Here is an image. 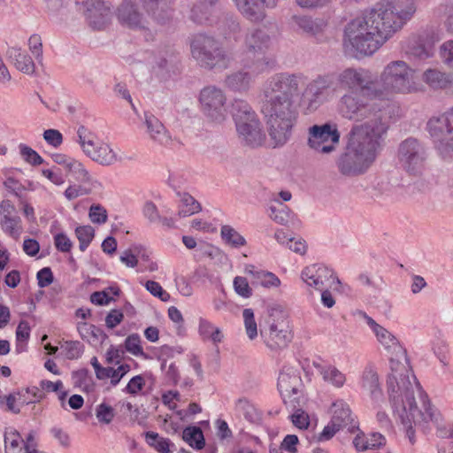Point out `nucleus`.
<instances>
[{"label": "nucleus", "mask_w": 453, "mask_h": 453, "mask_svg": "<svg viewBox=\"0 0 453 453\" xmlns=\"http://www.w3.org/2000/svg\"><path fill=\"white\" fill-rule=\"evenodd\" d=\"M414 0L377 4L363 17L352 19L344 29L343 45L357 57L370 56L411 19Z\"/></svg>", "instance_id": "1"}, {"label": "nucleus", "mask_w": 453, "mask_h": 453, "mask_svg": "<svg viewBox=\"0 0 453 453\" xmlns=\"http://www.w3.org/2000/svg\"><path fill=\"white\" fill-rule=\"evenodd\" d=\"M302 73H281L271 77L264 89L261 111L266 119L268 134L274 147H281L292 136L298 118L295 96L304 84Z\"/></svg>", "instance_id": "2"}, {"label": "nucleus", "mask_w": 453, "mask_h": 453, "mask_svg": "<svg viewBox=\"0 0 453 453\" xmlns=\"http://www.w3.org/2000/svg\"><path fill=\"white\" fill-rule=\"evenodd\" d=\"M338 111L343 118L350 120L367 119L361 126H367L372 129L369 134L382 136L388 129L390 111L388 100H381L367 95L366 92L345 93L339 100Z\"/></svg>", "instance_id": "3"}, {"label": "nucleus", "mask_w": 453, "mask_h": 453, "mask_svg": "<svg viewBox=\"0 0 453 453\" xmlns=\"http://www.w3.org/2000/svg\"><path fill=\"white\" fill-rule=\"evenodd\" d=\"M390 369L387 387L394 413L420 407L427 411L430 402L412 374L408 359L396 360L390 357Z\"/></svg>", "instance_id": "4"}, {"label": "nucleus", "mask_w": 453, "mask_h": 453, "mask_svg": "<svg viewBox=\"0 0 453 453\" xmlns=\"http://www.w3.org/2000/svg\"><path fill=\"white\" fill-rule=\"evenodd\" d=\"M371 130L367 126H354L351 128L345 151L336 162L342 175H361L374 161L382 136L369 134Z\"/></svg>", "instance_id": "5"}, {"label": "nucleus", "mask_w": 453, "mask_h": 453, "mask_svg": "<svg viewBox=\"0 0 453 453\" xmlns=\"http://www.w3.org/2000/svg\"><path fill=\"white\" fill-rule=\"evenodd\" d=\"M414 70L404 61L395 60L388 63L380 79L374 81L375 97L386 100L390 94H409L417 90L414 80Z\"/></svg>", "instance_id": "6"}, {"label": "nucleus", "mask_w": 453, "mask_h": 453, "mask_svg": "<svg viewBox=\"0 0 453 453\" xmlns=\"http://www.w3.org/2000/svg\"><path fill=\"white\" fill-rule=\"evenodd\" d=\"M190 51L198 65L207 70L226 69L231 58L214 36L207 34H196L190 41Z\"/></svg>", "instance_id": "7"}, {"label": "nucleus", "mask_w": 453, "mask_h": 453, "mask_svg": "<svg viewBox=\"0 0 453 453\" xmlns=\"http://www.w3.org/2000/svg\"><path fill=\"white\" fill-rule=\"evenodd\" d=\"M271 38L269 35L261 28H251L247 31L244 38L246 53L251 58L250 63L245 66L252 73L258 74L268 71L272 66V59L265 56L269 49Z\"/></svg>", "instance_id": "8"}, {"label": "nucleus", "mask_w": 453, "mask_h": 453, "mask_svg": "<svg viewBox=\"0 0 453 453\" xmlns=\"http://www.w3.org/2000/svg\"><path fill=\"white\" fill-rule=\"evenodd\" d=\"M261 335L272 350L285 349L292 341V329L284 313H266L265 325L260 324Z\"/></svg>", "instance_id": "9"}, {"label": "nucleus", "mask_w": 453, "mask_h": 453, "mask_svg": "<svg viewBox=\"0 0 453 453\" xmlns=\"http://www.w3.org/2000/svg\"><path fill=\"white\" fill-rule=\"evenodd\" d=\"M426 130L440 155L443 157L449 156L453 151V107L430 118Z\"/></svg>", "instance_id": "10"}, {"label": "nucleus", "mask_w": 453, "mask_h": 453, "mask_svg": "<svg viewBox=\"0 0 453 453\" xmlns=\"http://www.w3.org/2000/svg\"><path fill=\"white\" fill-rule=\"evenodd\" d=\"M76 141L83 153L101 165H112L119 160L117 153L111 146L104 142L97 141L96 134L84 126L78 127Z\"/></svg>", "instance_id": "11"}, {"label": "nucleus", "mask_w": 453, "mask_h": 453, "mask_svg": "<svg viewBox=\"0 0 453 453\" xmlns=\"http://www.w3.org/2000/svg\"><path fill=\"white\" fill-rule=\"evenodd\" d=\"M200 110L207 120L220 124L227 116L226 96L213 85L204 87L199 94Z\"/></svg>", "instance_id": "12"}, {"label": "nucleus", "mask_w": 453, "mask_h": 453, "mask_svg": "<svg viewBox=\"0 0 453 453\" xmlns=\"http://www.w3.org/2000/svg\"><path fill=\"white\" fill-rule=\"evenodd\" d=\"M397 157L403 169L410 174L418 175L425 167L427 152L421 142L409 137L399 144Z\"/></svg>", "instance_id": "13"}, {"label": "nucleus", "mask_w": 453, "mask_h": 453, "mask_svg": "<svg viewBox=\"0 0 453 453\" xmlns=\"http://www.w3.org/2000/svg\"><path fill=\"white\" fill-rule=\"evenodd\" d=\"M277 387L284 403L296 408V404H299L300 392L303 387L299 364L286 365L282 367L278 377Z\"/></svg>", "instance_id": "14"}, {"label": "nucleus", "mask_w": 453, "mask_h": 453, "mask_svg": "<svg viewBox=\"0 0 453 453\" xmlns=\"http://www.w3.org/2000/svg\"><path fill=\"white\" fill-rule=\"evenodd\" d=\"M340 137L341 134L335 124L327 122L323 125H313L308 129L307 144L316 151L329 154L335 150Z\"/></svg>", "instance_id": "15"}, {"label": "nucleus", "mask_w": 453, "mask_h": 453, "mask_svg": "<svg viewBox=\"0 0 453 453\" xmlns=\"http://www.w3.org/2000/svg\"><path fill=\"white\" fill-rule=\"evenodd\" d=\"M334 82L333 76L319 75L306 85L302 96L307 111L312 112L325 102Z\"/></svg>", "instance_id": "16"}, {"label": "nucleus", "mask_w": 453, "mask_h": 453, "mask_svg": "<svg viewBox=\"0 0 453 453\" xmlns=\"http://www.w3.org/2000/svg\"><path fill=\"white\" fill-rule=\"evenodd\" d=\"M301 278L308 286L317 290H322L328 281H330L328 287L334 289H337V286L342 285L334 271L322 264L306 266L301 273Z\"/></svg>", "instance_id": "17"}, {"label": "nucleus", "mask_w": 453, "mask_h": 453, "mask_svg": "<svg viewBox=\"0 0 453 453\" xmlns=\"http://www.w3.org/2000/svg\"><path fill=\"white\" fill-rule=\"evenodd\" d=\"M84 12L89 26L96 30L104 29L111 19V6L102 0H76Z\"/></svg>", "instance_id": "18"}, {"label": "nucleus", "mask_w": 453, "mask_h": 453, "mask_svg": "<svg viewBox=\"0 0 453 453\" xmlns=\"http://www.w3.org/2000/svg\"><path fill=\"white\" fill-rule=\"evenodd\" d=\"M337 81L342 88L350 91L359 88L361 92H366L367 95L374 96L375 93H380L375 89L374 81L369 80L368 72L364 69L347 68L339 73Z\"/></svg>", "instance_id": "19"}, {"label": "nucleus", "mask_w": 453, "mask_h": 453, "mask_svg": "<svg viewBox=\"0 0 453 453\" xmlns=\"http://www.w3.org/2000/svg\"><path fill=\"white\" fill-rule=\"evenodd\" d=\"M397 418L401 421L403 428L405 429L406 436L411 444L415 443V432L412 429L414 426H419L423 428L426 427L429 421L434 419L437 422V417L434 411H431V405L427 411L422 407L414 409L413 411H405L394 413Z\"/></svg>", "instance_id": "20"}, {"label": "nucleus", "mask_w": 453, "mask_h": 453, "mask_svg": "<svg viewBox=\"0 0 453 453\" xmlns=\"http://www.w3.org/2000/svg\"><path fill=\"white\" fill-rule=\"evenodd\" d=\"M119 22L133 30H147L148 20L134 0H123L116 12Z\"/></svg>", "instance_id": "21"}, {"label": "nucleus", "mask_w": 453, "mask_h": 453, "mask_svg": "<svg viewBox=\"0 0 453 453\" xmlns=\"http://www.w3.org/2000/svg\"><path fill=\"white\" fill-rule=\"evenodd\" d=\"M0 226L12 238L19 239L22 232V221L15 206L10 200L0 203Z\"/></svg>", "instance_id": "22"}, {"label": "nucleus", "mask_w": 453, "mask_h": 453, "mask_svg": "<svg viewBox=\"0 0 453 453\" xmlns=\"http://www.w3.org/2000/svg\"><path fill=\"white\" fill-rule=\"evenodd\" d=\"M367 324L372 327L376 337L384 349L396 360L406 361V350L399 344L396 338L387 329L377 324L372 318L365 316Z\"/></svg>", "instance_id": "23"}, {"label": "nucleus", "mask_w": 453, "mask_h": 453, "mask_svg": "<svg viewBox=\"0 0 453 453\" xmlns=\"http://www.w3.org/2000/svg\"><path fill=\"white\" fill-rule=\"evenodd\" d=\"M236 130L241 142L248 147H260L265 141V134L258 118L236 125Z\"/></svg>", "instance_id": "24"}, {"label": "nucleus", "mask_w": 453, "mask_h": 453, "mask_svg": "<svg viewBox=\"0 0 453 453\" xmlns=\"http://www.w3.org/2000/svg\"><path fill=\"white\" fill-rule=\"evenodd\" d=\"M278 0H234L238 11L251 22H261L265 17V7L276 6Z\"/></svg>", "instance_id": "25"}, {"label": "nucleus", "mask_w": 453, "mask_h": 453, "mask_svg": "<svg viewBox=\"0 0 453 453\" xmlns=\"http://www.w3.org/2000/svg\"><path fill=\"white\" fill-rule=\"evenodd\" d=\"M143 12L158 24H165L172 18V12L160 0H134Z\"/></svg>", "instance_id": "26"}, {"label": "nucleus", "mask_w": 453, "mask_h": 453, "mask_svg": "<svg viewBox=\"0 0 453 453\" xmlns=\"http://www.w3.org/2000/svg\"><path fill=\"white\" fill-rule=\"evenodd\" d=\"M361 387L368 392L372 401L379 402L382 399L379 375L373 365H368L365 367L361 376Z\"/></svg>", "instance_id": "27"}, {"label": "nucleus", "mask_w": 453, "mask_h": 453, "mask_svg": "<svg viewBox=\"0 0 453 453\" xmlns=\"http://www.w3.org/2000/svg\"><path fill=\"white\" fill-rule=\"evenodd\" d=\"M145 125L150 139L162 145H166L171 141V136L162 122L153 114L145 112Z\"/></svg>", "instance_id": "28"}, {"label": "nucleus", "mask_w": 453, "mask_h": 453, "mask_svg": "<svg viewBox=\"0 0 453 453\" xmlns=\"http://www.w3.org/2000/svg\"><path fill=\"white\" fill-rule=\"evenodd\" d=\"M219 0H197L191 9L190 19L196 24H206L212 16Z\"/></svg>", "instance_id": "29"}, {"label": "nucleus", "mask_w": 453, "mask_h": 453, "mask_svg": "<svg viewBox=\"0 0 453 453\" xmlns=\"http://www.w3.org/2000/svg\"><path fill=\"white\" fill-rule=\"evenodd\" d=\"M332 418L334 426H339L341 429L351 425L352 415L351 411L347 403L343 400H337L331 406Z\"/></svg>", "instance_id": "30"}, {"label": "nucleus", "mask_w": 453, "mask_h": 453, "mask_svg": "<svg viewBox=\"0 0 453 453\" xmlns=\"http://www.w3.org/2000/svg\"><path fill=\"white\" fill-rule=\"evenodd\" d=\"M292 19L299 29L311 36L322 33L326 26V23L322 19H312L305 15H295Z\"/></svg>", "instance_id": "31"}, {"label": "nucleus", "mask_w": 453, "mask_h": 453, "mask_svg": "<svg viewBox=\"0 0 453 453\" xmlns=\"http://www.w3.org/2000/svg\"><path fill=\"white\" fill-rule=\"evenodd\" d=\"M230 112L235 122V126L251 119L257 118V113L252 110L248 102L240 98L233 100Z\"/></svg>", "instance_id": "32"}, {"label": "nucleus", "mask_w": 453, "mask_h": 453, "mask_svg": "<svg viewBox=\"0 0 453 453\" xmlns=\"http://www.w3.org/2000/svg\"><path fill=\"white\" fill-rule=\"evenodd\" d=\"M355 448L359 451L374 449L386 444V438L380 433H372L369 436L357 434L353 440Z\"/></svg>", "instance_id": "33"}, {"label": "nucleus", "mask_w": 453, "mask_h": 453, "mask_svg": "<svg viewBox=\"0 0 453 453\" xmlns=\"http://www.w3.org/2000/svg\"><path fill=\"white\" fill-rule=\"evenodd\" d=\"M251 75L247 71H237L228 74L225 79V85L230 90L244 92L250 88Z\"/></svg>", "instance_id": "34"}, {"label": "nucleus", "mask_w": 453, "mask_h": 453, "mask_svg": "<svg viewBox=\"0 0 453 453\" xmlns=\"http://www.w3.org/2000/svg\"><path fill=\"white\" fill-rule=\"evenodd\" d=\"M319 371L323 380L335 388H341L346 383V375L334 365H319Z\"/></svg>", "instance_id": "35"}, {"label": "nucleus", "mask_w": 453, "mask_h": 453, "mask_svg": "<svg viewBox=\"0 0 453 453\" xmlns=\"http://www.w3.org/2000/svg\"><path fill=\"white\" fill-rule=\"evenodd\" d=\"M10 58L13 59L14 65L24 73L33 74L35 71V65L31 57L21 49L12 48L10 51Z\"/></svg>", "instance_id": "36"}, {"label": "nucleus", "mask_w": 453, "mask_h": 453, "mask_svg": "<svg viewBox=\"0 0 453 453\" xmlns=\"http://www.w3.org/2000/svg\"><path fill=\"white\" fill-rule=\"evenodd\" d=\"M423 81L434 89H441L447 88L451 81L449 77L436 69H427L423 73Z\"/></svg>", "instance_id": "37"}, {"label": "nucleus", "mask_w": 453, "mask_h": 453, "mask_svg": "<svg viewBox=\"0 0 453 453\" xmlns=\"http://www.w3.org/2000/svg\"><path fill=\"white\" fill-rule=\"evenodd\" d=\"M180 197L178 215L180 218L191 216L195 213L199 212L202 210V206L198 201H196L188 193H178Z\"/></svg>", "instance_id": "38"}, {"label": "nucleus", "mask_w": 453, "mask_h": 453, "mask_svg": "<svg viewBox=\"0 0 453 453\" xmlns=\"http://www.w3.org/2000/svg\"><path fill=\"white\" fill-rule=\"evenodd\" d=\"M67 170L73 174V178L81 184H88L91 187H95V184L98 183L92 178L84 165L74 158L69 163Z\"/></svg>", "instance_id": "39"}, {"label": "nucleus", "mask_w": 453, "mask_h": 453, "mask_svg": "<svg viewBox=\"0 0 453 453\" xmlns=\"http://www.w3.org/2000/svg\"><path fill=\"white\" fill-rule=\"evenodd\" d=\"M220 236L223 242L235 249L245 246V238L229 225H223L220 228Z\"/></svg>", "instance_id": "40"}, {"label": "nucleus", "mask_w": 453, "mask_h": 453, "mask_svg": "<svg viewBox=\"0 0 453 453\" xmlns=\"http://www.w3.org/2000/svg\"><path fill=\"white\" fill-rule=\"evenodd\" d=\"M182 438L191 447H195L197 449H203L205 445L203 432L197 426L186 427L183 431Z\"/></svg>", "instance_id": "41"}, {"label": "nucleus", "mask_w": 453, "mask_h": 453, "mask_svg": "<svg viewBox=\"0 0 453 453\" xmlns=\"http://www.w3.org/2000/svg\"><path fill=\"white\" fill-rule=\"evenodd\" d=\"M235 411L243 415L250 422H256L259 419V414L255 406L247 399L240 398L235 403Z\"/></svg>", "instance_id": "42"}, {"label": "nucleus", "mask_w": 453, "mask_h": 453, "mask_svg": "<svg viewBox=\"0 0 453 453\" xmlns=\"http://www.w3.org/2000/svg\"><path fill=\"white\" fill-rule=\"evenodd\" d=\"M5 453H21L22 447H20V434L19 433L10 428L4 433Z\"/></svg>", "instance_id": "43"}, {"label": "nucleus", "mask_w": 453, "mask_h": 453, "mask_svg": "<svg viewBox=\"0 0 453 453\" xmlns=\"http://www.w3.org/2000/svg\"><path fill=\"white\" fill-rule=\"evenodd\" d=\"M119 288H108L103 291H96L91 294L90 301L91 303L97 305H104L109 303L111 300L114 299V296H118L119 295Z\"/></svg>", "instance_id": "44"}, {"label": "nucleus", "mask_w": 453, "mask_h": 453, "mask_svg": "<svg viewBox=\"0 0 453 453\" xmlns=\"http://www.w3.org/2000/svg\"><path fill=\"white\" fill-rule=\"evenodd\" d=\"M75 234L80 242V250L85 251L95 236V230L91 226H80L76 227Z\"/></svg>", "instance_id": "45"}, {"label": "nucleus", "mask_w": 453, "mask_h": 453, "mask_svg": "<svg viewBox=\"0 0 453 453\" xmlns=\"http://www.w3.org/2000/svg\"><path fill=\"white\" fill-rule=\"evenodd\" d=\"M19 150L23 160L31 165H40L44 162L43 158L35 150L27 144L20 143L19 145Z\"/></svg>", "instance_id": "46"}, {"label": "nucleus", "mask_w": 453, "mask_h": 453, "mask_svg": "<svg viewBox=\"0 0 453 453\" xmlns=\"http://www.w3.org/2000/svg\"><path fill=\"white\" fill-rule=\"evenodd\" d=\"M146 440L148 443L154 447L160 453H169V440L160 437L158 434L154 432H148L146 434Z\"/></svg>", "instance_id": "47"}, {"label": "nucleus", "mask_w": 453, "mask_h": 453, "mask_svg": "<svg viewBox=\"0 0 453 453\" xmlns=\"http://www.w3.org/2000/svg\"><path fill=\"white\" fill-rule=\"evenodd\" d=\"M96 417L100 423L108 425L113 420L115 411L111 405L102 403L96 408Z\"/></svg>", "instance_id": "48"}, {"label": "nucleus", "mask_w": 453, "mask_h": 453, "mask_svg": "<svg viewBox=\"0 0 453 453\" xmlns=\"http://www.w3.org/2000/svg\"><path fill=\"white\" fill-rule=\"evenodd\" d=\"M269 217L276 223L285 225L289 219L288 208L282 203H280L278 207L270 206Z\"/></svg>", "instance_id": "49"}, {"label": "nucleus", "mask_w": 453, "mask_h": 453, "mask_svg": "<svg viewBox=\"0 0 453 453\" xmlns=\"http://www.w3.org/2000/svg\"><path fill=\"white\" fill-rule=\"evenodd\" d=\"M73 377L75 379V384L82 388L83 390L88 392L93 388V380L87 369H81L73 372Z\"/></svg>", "instance_id": "50"}, {"label": "nucleus", "mask_w": 453, "mask_h": 453, "mask_svg": "<svg viewBox=\"0 0 453 453\" xmlns=\"http://www.w3.org/2000/svg\"><path fill=\"white\" fill-rule=\"evenodd\" d=\"M88 217L94 224L102 225L108 219L107 211L101 204H92L89 208Z\"/></svg>", "instance_id": "51"}, {"label": "nucleus", "mask_w": 453, "mask_h": 453, "mask_svg": "<svg viewBox=\"0 0 453 453\" xmlns=\"http://www.w3.org/2000/svg\"><path fill=\"white\" fill-rule=\"evenodd\" d=\"M62 349L68 359H76L82 354V345L79 342H65L62 345Z\"/></svg>", "instance_id": "52"}, {"label": "nucleus", "mask_w": 453, "mask_h": 453, "mask_svg": "<svg viewBox=\"0 0 453 453\" xmlns=\"http://www.w3.org/2000/svg\"><path fill=\"white\" fill-rule=\"evenodd\" d=\"M234 288L239 296L244 298H248L252 295V289L245 277L236 276L234 279Z\"/></svg>", "instance_id": "53"}, {"label": "nucleus", "mask_w": 453, "mask_h": 453, "mask_svg": "<svg viewBox=\"0 0 453 453\" xmlns=\"http://www.w3.org/2000/svg\"><path fill=\"white\" fill-rule=\"evenodd\" d=\"M125 348L129 353L134 356L143 355L141 340L138 334H134L127 336L125 341Z\"/></svg>", "instance_id": "54"}, {"label": "nucleus", "mask_w": 453, "mask_h": 453, "mask_svg": "<svg viewBox=\"0 0 453 453\" xmlns=\"http://www.w3.org/2000/svg\"><path fill=\"white\" fill-rule=\"evenodd\" d=\"M431 411H434L437 417V422L434 419L431 421L437 427V435L441 438H453V426L444 425L440 422L441 414L431 406Z\"/></svg>", "instance_id": "55"}, {"label": "nucleus", "mask_w": 453, "mask_h": 453, "mask_svg": "<svg viewBox=\"0 0 453 453\" xmlns=\"http://www.w3.org/2000/svg\"><path fill=\"white\" fill-rule=\"evenodd\" d=\"M29 50L35 58L41 62L42 60V42L39 35L34 34L28 40Z\"/></svg>", "instance_id": "56"}, {"label": "nucleus", "mask_w": 453, "mask_h": 453, "mask_svg": "<svg viewBox=\"0 0 453 453\" xmlns=\"http://www.w3.org/2000/svg\"><path fill=\"white\" fill-rule=\"evenodd\" d=\"M179 62V58L176 54H170L168 58L161 57L157 65L159 69L165 71L166 73L174 72Z\"/></svg>", "instance_id": "57"}, {"label": "nucleus", "mask_w": 453, "mask_h": 453, "mask_svg": "<svg viewBox=\"0 0 453 453\" xmlns=\"http://www.w3.org/2000/svg\"><path fill=\"white\" fill-rule=\"evenodd\" d=\"M145 287L150 294L160 298L161 301L166 302L170 299V295L163 289L158 282L154 280H148L145 284Z\"/></svg>", "instance_id": "58"}, {"label": "nucleus", "mask_w": 453, "mask_h": 453, "mask_svg": "<svg viewBox=\"0 0 453 453\" xmlns=\"http://www.w3.org/2000/svg\"><path fill=\"white\" fill-rule=\"evenodd\" d=\"M244 326L247 336L253 341L257 336V325L254 318V313H243Z\"/></svg>", "instance_id": "59"}, {"label": "nucleus", "mask_w": 453, "mask_h": 453, "mask_svg": "<svg viewBox=\"0 0 453 453\" xmlns=\"http://www.w3.org/2000/svg\"><path fill=\"white\" fill-rule=\"evenodd\" d=\"M291 421L299 429H306L310 425L308 414L301 409L296 410L291 416Z\"/></svg>", "instance_id": "60"}, {"label": "nucleus", "mask_w": 453, "mask_h": 453, "mask_svg": "<svg viewBox=\"0 0 453 453\" xmlns=\"http://www.w3.org/2000/svg\"><path fill=\"white\" fill-rule=\"evenodd\" d=\"M19 395L20 399H23V403L26 404L40 401L42 398V393L35 387L20 391Z\"/></svg>", "instance_id": "61"}, {"label": "nucleus", "mask_w": 453, "mask_h": 453, "mask_svg": "<svg viewBox=\"0 0 453 453\" xmlns=\"http://www.w3.org/2000/svg\"><path fill=\"white\" fill-rule=\"evenodd\" d=\"M298 444L299 439L296 434H288L284 437L283 441H281L279 447L287 453H297Z\"/></svg>", "instance_id": "62"}, {"label": "nucleus", "mask_w": 453, "mask_h": 453, "mask_svg": "<svg viewBox=\"0 0 453 453\" xmlns=\"http://www.w3.org/2000/svg\"><path fill=\"white\" fill-rule=\"evenodd\" d=\"M54 244L60 252H69L73 247L72 241L64 233H58L54 236Z\"/></svg>", "instance_id": "63"}, {"label": "nucleus", "mask_w": 453, "mask_h": 453, "mask_svg": "<svg viewBox=\"0 0 453 453\" xmlns=\"http://www.w3.org/2000/svg\"><path fill=\"white\" fill-rule=\"evenodd\" d=\"M441 57L445 65L453 68V40L446 41L441 44Z\"/></svg>", "instance_id": "64"}]
</instances>
